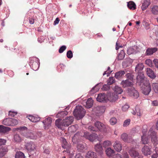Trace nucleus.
<instances>
[{"label": "nucleus", "mask_w": 158, "mask_h": 158, "mask_svg": "<svg viewBox=\"0 0 158 158\" xmlns=\"http://www.w3.org/2000/svg\"><path fill=\"white\" fill-rule=\"evenodd\" d=\"M20 130V132L22 135L26 138L31 139H35L36 138V135L31 132L25 127H21L17 128Z\"/></svg>", "instance_id": "1"}, {"label": "nucleus", "mask_w": 158, "mask_h": 158, "mask_svg": "<svg viewBox=\"0 0 158 158\" xmlns=\"http://www.w3.org/2000/svg\"><path fill=\"white\" fill-rule=\"evenodd\" d=\"M85 112V109L81 106H77L73 111V114L76 118L79 120L84 116Z\"/></svg>", "instance_id": "2"}, {"label": "nucleus", "mask_w": 158, "mask_h": 158, "mask_svg": "<svg viewBox=\"0 0 158 158\" xmlns=\"http://www.w3.org/2000/svg\"><path fill=\"white\" fill-rule=\"evenodd\" d=\"M148 135L151 138V141L154 145L158 144V138L156 135V132L151 128L148 132Z\"/></svg>", "instance_id": "3"}, {"label": "nucleus", "mask_w": 158, "mask_h": 158, "mask_svg": "<svg viewBox=\"0 0 158 158\" xmlns=\"http://www.w3.org/2000/svg\"><path fill=\"white\" fill-rule=\"evenodd\" d=\"M2 123L6 126H14L18 124V121L16 119L9 118L4 119Z\"/></svg>", "instance_id": "4"}, {"label": "nucleus", "mask_w": 158, "mask_h": 158, "mask_svg": "<svg viewBox=\"0 0 158 158\" xmlns=\"http://www.w3.org/2000/svg\"><path fill=\"white\" fill-rule=\"evenodd\" d=\"M60 140L61 141L62 147L66 149V150L63 151V152H66L68 153H70L71 148V146L70 143H68L66 139L63 138H61Z\"/></svg>", "instance_id": "5"}, {"label": "nucleus", "mask_w": 158, "mask_h": 158, "mask_svg": "<svg viewBox=\"0 0 158 158\" xmlns=\"http://www.w3.org/2000/svg\"><path fill=\"white\" fill-rule=\"evenodd\" d=\"M146 83L143 84L142 90L143 93L145 95H148L151 91V87L149 81H146Z\"/></svg>", "instance_id": "6"}, {"label": "nucleus", "mask_w": 158, "mask_h": 158, "mask_svg": "<svg viewBox=\"0 0 158 158\" xmlns=\"http://www.w3.org/2000/svg\"><path fill=\"white\" fill-rule=\"evenodd\" d=\"M138 75L136 77V82L140 85L144 84L146 81H148L144 77L143 73H138Z\"/></svg>", "instance_id": "7"}, {"label": "nucleus", "mask_w": 158, "mask_h": 158, "mask_svg": "<svg viewBox=\"0 0 158 158\" xmlns=\"http://www.w3.org/2000/svg\"><path fill=\"white\" fill-rule=\"evenodd\" d=\"M94 125L100 131L104 132L106 131V127L103 123L99 121H97L94 123Z\"/></svg>", "instance_id": "8"}, {"label": "nucleus", "mask_w": 158, "mask_h": 158, "mask_svg": "<svg viewBox=\"0 0 158 158\" xmlns=\"http://www.w3.org/2000/svg\"><path fill=\"white\" fill-rule=\"evenodd\" d=\"M73 120L74 118L73 116H70L66 117L62 120L64 123V127L69 126L73 122Z\"/></svg>", "instance_id": "9"}, {"label": "nucleus", "mask_w": 158, "mask_h": 158, "mask_svg": "<svg viewBox=\"0 0 158 158\" xmlns=\"http://www.w3.org/2000/svg\"><path fill=\"white\" fill-rule=\"evenodd\" d=\"M128 92L129 95L131 96H132L135 98H137L139 96L138 92L134 87H131L129 88Z\"/></svg>", "instance_id": "10"}, {"label": "nucleus", "mask_w": 158, "mask_h": 158, "mask_svg": "<svg viewBox=\"0 0 158 158\" xmlns=\"http://www.w3.org/2000/svg\"><path fill=\"white\" fill-rule=\"evenodd\" d=\"M25 148L29 152L34 151L35 149V146L32 142L26 143L25 144Z\"/></svg>", "instance_id": "11"}, {"label": "nucleus", "mask_w": 158, "mask_h": 158, "mask_svg": "<svg viewBox=\"0 0 158 158\" xmlns=\"http://www.w3.org/2000/svg\"><path fill=\"white\" fill-rule=\"evenodd\" d=\"M93 110L97 115H100L105 111L104 107L100 106H98L95 107L94 109Z\"/></svg>", "instance_id": "12"}, {"label": "nucleus", "mask_w": 158, "mask_h": 158, "mask_svg": "<svg viewBox=\"0 0 158 158\" xmlns=\"http://www.w3.org/2000/svg\"><path fill=\"white\" fill-rule=\"evenodd\" d=\"M107 99L106 94L103 93H101L99 94L97 98V100L99 102H106Z\"/></svg>", "instance_id": "13"}, {"label": "nucleus", "mask_w": 158, "mask_h": 158, "mask_svg": "<svg viewBox=\"0 0 158 158\" xmlns=\"http://www.w3.org/2000/svg\"><path fill=\"white\" fill-rule=\"evenodd\" d=\"M121 85L123 88H125L128 87H131L133 85V84L128 79H127L122 81L121 83Z\"/></svg>", "instance_id": "14"}, {"label": "nucleus", "mask_w": 158, "mask_h": 158, "mask_svg": "<svg viewBox=\"0 0 158 158\" xmlns=\"http://www.w3.org/2000/svg\"><path fill=\"white\" fill-rule=\"evenodd\" d=\"M121 138L124 142L127 143H130L132 140L131 137L130 136H128L125 133H124L121 135Z\"/></svg>", "instance_id": "15"}, {"label": "nucleus", "mask_w": 158, "mask_h": 158, "mask_svg": "<svg viewBox=\"0 0 158 158\" xmlns=\"http://www.w3.org/2000/svg\"><path fill=\"white\" fill-rule=\"evenodd\" d=\"M142 151L144 155H150L152 152L151 148L147 146H144L142 148Z\"/></svg>", "instance_id": "16"}, {"label": "nucleus", "mask_w": 158, "mask_h": 158, "mask_svg": "<svg viewBox=\"0 0 158 158\" xmlns=\"http://www.w3.org/2000/svg\"><path fill=\"white\" fill-rule=\"evenodd\" d=\"M129 153L131 156L134 157L141 158L142 157V156L139 155L138 152L133 148L129 150Z\"/></svg>", "instance_id": "17"}, {"label": "nucleus", "mask_w": 158, "mask_h": 158, "mask_svg": "<svg viewBox=\"0 0 158 158\" xmlns=\"http://www.w3.org/2000/svg\"><path fill=\"white\" fill-rule=\"evenodd\" d=\"M113 146L114 149L117 152H120L122 150V145L118 141L115 142Z\"/></svg>", "instance_id": "18"}, {"label": "nucleus", "mask_w": 158, "mask_h": 158, "mask_svg": "<svg viewBox=\"0 0 158 158\" xmlns=\"http://www.w3.org/2000/svg\"><path fill=\"white\" fill-rule=\"evenodd\" d=\"M56 126L59 129H60L61 130H64V123L61 119H59L56 120L55 121V123Z\"/></svg>", "instance_id": "19"}, {"label": "nucleus", "mask_w": 158, "mask_h": 158, "mask_svg": "<svg viewBox=\"0 0 158 158\" xmlns=\"http://www.w3.org/2000/svg\"><path fill=\"white\" fill-rule=\"evenodd\" d=\"M144 67V66L143 63H140L138 64L135 67V72L137 73H143L142 72V71Z\"/></svg>", "instance_id": "20"}, {"label": "nucleus", "mask_w": 158, "mask_h": 158, "mask_svg": "<svg viewBox=\"0 0 158 158\" xmlns=\"http://www.w3.org/2000/svg\"><path fill=\"white\" fill-rule=\"evenodd\" d=\"M157 51V49L156 48H149L147 49L145 54L146 55L150 56L152 55Z\"/></svg>", "instance_id": "21"}, {"label": "nucleus", "mask_w": 158, "mask_h": 158, "mask_svg": "<svg viewBox=\"0 0 158 158\" xmlns=\"http://www.w3.org/2000/svg\"><path fill=\"white\" fill-rule=\"evenodd\" d=\"M118 98V95L114 93L110 94V96L108 95L107 99L110 102H114L116 101Z\"/></svg>", "instance_id": "22"}, {"label": "nucleus", "mask_w": 158, "mask_h": 158, "mask_svg": "<svg viewBox=\"0 0 158 158\" xmlns=\"http://www.w3.org/2000/svg\"><path fill=\"white\" fill-rule=\"evenodd\" d=\"M93 101L92 99L90 98L87 99V101L84 102V105L87 108L91 107L93 105Z\"/></svg>", "instance_id": "23"}, {"label": "nucleus", "mask_w": 158, "mask_h": 158, "mask_svg": "<svg viewBox=\"0 0 158 158\" xmlns=\"http://www.w3.org/2000/svg\"><path fill=\"white\" fill-rule=\"evenodd\" d=\"M146 72L148 75L151 78L154 79L156 77L154 72L150 68H147L146 69Z\"/></svg>", "instance_id": "24"}, {"label": "nucleus", "mask_w": 158, "mask_h": 158, "mask_svg": "<svg viewBox=\"0 0 158 158\" xmlns=\"http://www.w3.org/2000/svg\"><path fill=\"white\" fill-rule=\"evenodd\" d=\"M43 123L44 125V127L45 128H48L51 125L52 123V120L51 118H48L45 120L44 121H43Z\"/></svg>", "instance_id": "25"}, {"label": "nucleus", "mask_w": 158, "mask_h": 158, "mask_svg": "<svg viewBox=\"0 0 158 158\" xmlns=\"http://www.w3.org/2000/svg\"><path fill=\"white\" fill-rule=\"evenodd\" d=\"M150 2L149 0H145L143 1L141 7L142 10H146L150 5Z\"/></svg>", "instance_id": "26"}, {"label": "nucleus", "mask_w": 158, "mask_h": 158, "mask_svg": "<svg viewBox=\"0 0 158 158\" xmlns=\"http://www.w3.org/2000/svg\"><path fill=\"white\" fill-rule=\"evenodd\" d=\"M95 149L98 153L102 154L103 153V149L102 145L100 144H97L95 146Z\"/></svg>", "instance_id": "27"}, {"label": "nucleus", "mask_w": 158, "mask_h": 158, "mask_svg": "<svg viewBox=\"0 0 158 158\" xmlns=\"http://www.w3.org/2000/svg\"><path fill=\"white\" fill-rule=\"evenodd\" d=\"M96 154L91 151L88 152L85 155V158H96Z\"/></svg>", "instance_id": "28"}, {"label": "nucleus", "mask_w": 158, "mask_h": 158, "mask_svg": "<svg viewBox=\"0 0 158 158\" xmlns=\"http://www.w3.org/2000/svg\"><path fill=\"white\" fill-rule=\"evenodd\" d=\"M11 128L7 127H5L2 125H0V132L5 133L10 131Z\"/></svg>", "instance_id": "29"}, {"label": "nucleus", "mask_w": 158, "mask_h": 158, "mask_svg": "<svg viewBox=\"0 0 158 158\" xmlns=\"http://www.w3.org/2000/svg\"><path fill=\"white\" fill-rule=\"evenodd\" d=\"M0 153L2 157H3L8 151L7 147L6 146H2L0 148Z\"/></svg>", "instance_id": "30"}, {"label": "nucleus", "mask_w": 158, "mask_h": 158, "mask_svg": "<svg viewBox=\"0 0 158 158\" xmlns=\"http://www.w3.org/2000/svg\"><path fill=\"white\" fill-rule=\"evenodd\" d=\"M113 89L117 94H120L123 92V89L121 87L117 85H115L113 88Z\"/></svg>", "instance_id": "31"}, {"label": "nucleus", "mask_w": 158, "mask_h": 158, "mask_svg": "<svg viewBox=\"0 0 158 158\" xmlns=\"http://www.w3.org/2000/svg\"><path fill=\"white\" fill-rule=\"evenodd\" d=\"M86 144L85 143H78L77 145V149L79 151L81 152L85 149Z\"/></svg>", "instance_id": "32"}, {"label": "nucleus", "mask_w": 158, "mask_h": 158, "mask_svg": "<svg viewBox=\"0 0 158 158\" xmlns=\"http://www.w3.org/2000/svg\"><path fill=\"white\" fill-rule=\"evenodd\" d=\"M131 60L130 58H127L123 62L122 65L123 67H126L131 64Z\"/></svg>", "instance_id": "33"}, {"label": "nucleus", "mask_w": 158, "mask_h": 158, "mask_svg": "<svg viewBox=\"0 0 158 158\" xmlns=\"http://www.w3.org/2000/svg\"><path fill=\"white\" fill-rule=\"evenodd\" d=\"M106 152L108 156H113L114 153V151L110 148H108L106 150Z\"/></svg>", "instance_id": "34"}, {"label": "nucleus", "mask_w": 158, "mask_h": 158, "mask_svg": "<svg viewBox=\"0 0 158 158\" xmlns=\"http://www.w3.org/2000/svg\"><path fill=\"white\" fill-rule=\"evenodd\" d=\"M127 6L130 9L135 10L136 8V5L132 1H130L127 3Z\"/></svg>", "instance_id": "35"}, {"label": "nucleus", "mask_w": 158, "mask_h": 158, "mask_svg": "<svg viewBox=\"0 0 158 158\" xmlns=\"http://www.w3.org/2000/svg\"><path fill=\"white\" fill-rule=\"evenodd\" d=\"M143 135L141 137V140L142 143L143 144H146L148 143L149 141V139L145 135V134L143 133Z\"/></svg>", "instance_id": "36"}, {"label": "nucleus", "mask_w": 158, "mask_h": 158, "mask_svg": "<svg viewBox=\"0 0 158 158\" xmlns=\"http://www.w3.org/2000/svg\"><path fill=\"white\" fill-rule=\"evenodd\" d=\"M28 118L31 122L35 123L40 120V118L32 115H29L28 116Z\"/></svg>", "instance_id": "37"}, {"label": "nucleus", "mask_w": 158, "mask_h": 158, "mask_svg": "<svg viewBox=\"0 0 158 158\" xmlns=\"http://www.w3.org/2000/svg\"><path fill=\"white\" fill-rule=\"evenodd\" d=\"M125 72L124 71H118L115 73V77L117 79H119L124 75Z\"/></svg>", "instance_id": "38"}, {"label": "nucleus", "mask_w": 158, "mask_h": 158, "mask_svg": "<svg viewBox=\"0 0 158 158\" xmlns=\"http://www.w3.org/2000/svg\"><path fill=\"white\" fill-rule=\"evenodd\" d=\"M125 56V53L122 50L119 54L118 57V60H121L123 59Z\"/></svg>", "instance_id": "39"}, {"label": "nucleus", "mask_w": 158, "mask_h": 158, "mask_svg": "<svg viewBox=\"0 0 158 158\" xmlns=\"http://www.w3.org/2000/svg\"><path fill=\"white\" fill-rule=\"evenodd\" d=\"M68 114V112L66 111H61L59 112L56 115L57 118H63L64 116H66Z\"/></svg>", "instance_id": "40"}, {"label": "nucleus", "mask_w": 158, "mask_h": 158, "mask_svg": "<svg viewBox=\"0 0 158 158\" xmlns=\"http://www.w3.org/2000/svg\"><path fill=\"white\" fill-rule=\"evenodd\" d=\"M98 137V135L96 134H90L89 136L88 139L91 141H93L95 139H97Z\"/></svg>", "instance_id": "41"}, {"label": "nucleus", "mask_w": 158, "mask_h": 158, "mask_svg": "<svg viewBox=\"0 0 158 158\" xmlns=\"http://www.w3.org/2000/svg\"><path fill=\"white\" fill-rule=\"evenodd\" d=\"M78 127L77 125L72 126L69 127L68 130L71 132H74L77 130Z\"/></svg>", "instance_id": "42"}, {"label": "nucleus", "mask_w": 158, "mask_h": 158, "mask_svg": "<svg viewBox=\"0 0 158 158\" xmlns=\"http://www.w3.org/2000/svg\"><path fill=\"white\" fill-rule=\"evenodd\" d=\"M24 154L21 152H17L15 154V158H25Z\"/></svg>", "instance_id": "43"}, {"label": "nucleus", "mask_w": 158, "mask_h": 158, "mask_svg": "<svg viewBox=\"0 0 158 158\" xmlns=\"http://www.w3.org/2000/svg\"><path fill=\"white\" fill-rule=\"evenodd\" d=\"M152 13L154 15L158 14V6H153L151 10Z\"/></svg>", "instance_id": "44"}, {"label": "nucleus", "mask_w": 158, "mask_h": 158, "mask_svg": "<svg viewBox=\"0 0 158 158\" xmlns=\"http://www.w3.org/2000/svg\"><path fill=\"white\" fill-rule=\"evenodd\" d=\"M98 85L97 84L94 87H93L90 91L91 94H94L97 92L99 90V88L97 87V86Z\"/></svg>", "instance_id": "45"}, {"label": "nucleus", "mask_w": 158, "mask_h": 158, "mask_svg": "<svg viewBox=\"0 0 158 158\" xmlns=\"http://www.w3.org/2000/svg\"><path fill=\"white\" fill-rule=\"evenodd\" d=\"M152 86L155 92L158 94V84L153 83L152 85Z\"/></svg>", "instance_id": "46"}, {"label": "nucleus", "mask_w": 158, "mask_h": 158, "mask_svg": "<svg viewBox=\"0 0 158 158\" xmlns=\"http://www.w3.org/2000/svg\"><path fill=\"white\" fill-rule=\"evenodd\" d=\"M126 76L127 79L131 81H132L134 78V76L132 74L130 73H127L126 75Z\"/></svg>", "instance_id": "47"}, {"label": "nucleus", "mask_w": 158, "mask_h": 158, "mask_svg": "<svg viewBox=\"0 0 158 158\" xmlns=\"http://www.w3.org/2000/svg\"><path fill=\"white\" fill-rule=\"evenodd\" d=\"M107 81L108 85H110L114 83V77H110Z\"/></svg>", "instance_id": "48"}, {"label": "nucleus", "mask_w": 158, "mask_h": 158, "mask_svg": "<svg viewBox=\"0 0 158 158\" xmlns=\"http://www.w3.org/2000/svg\"><path fill=\"white\" fill-rule=\"evenodd\" d=\"M14 139L15 141L17 142H19L21 140V138L20 136L17 134L15 135Z\"/></svg>", "instance_id": "49"}, {"label": "nucleus", "mask_w": 158, "mask_h": 158, "mask_svg": "<svg viewBox=\"0 0 158 158\" xmlns=\"http://www.w3.org/2000/svg\"><path fill=\"white\" fill-rule=\"evenodd\" d=\"M135 52V50L132 47L129 48L127 50V53L129 55H130Z\"/></svg>", "instance_id": "50"}, {"label": "nucleus", "mask_w": 158, "mask_h": 158, "mask_svg": "<svg viewBox=\"0 0 158 158\" xmlns=\"http://www.w3.org/2000/svg\"><path fill=\"white\" fill-rule=\"evenodd\" d=\"M110 123L111 125H113L117 123V119L114 117L112 118L110 120Z\"/></svg>", "instance_id": "51"}, {"label": "nucleus", "mask_w": 158, "mask_h": 158, "mask_svg": "<svg viewBox=\"0 0 158 158\" xmlns=\"http://www.w3.org/2000/svg\"><path fill=\"white\" fill-rule=\"evenodd\" d=\"M111 142L110 141L108 140L106 141L103 143V146L104 147L106 148L111 145Z\"/></svg>", "instance_id": "52"}, {"label": "nucleus", "mask_w": 158, "mask_h": 158, "mask_svg": "<svg viewBox=\"0 0 158 158\" xmlns=\"http://www.w3.org/2000/svg\"><path fill=\"white\" fill-rule=\"evenodd\" d=\"M39 65L38 63L36 62H34L32 65V68L34 70H37L39 68Z\"/></svg>", "instance_id": "53"}, {"label": "nucleus", "mask_w": 158, "mask_h": 158, "mask_svg": "<svg viewBox=\"0 0 158 158\" xmlns=\"http://www.w3.org/2000/svg\"><path fill=\"white\" fill-rule=\"evenodd\" d=\"M67 56L69 59L72 58L73 56V54L71 51L69 50L67 52Z\"/></svg>", "instance_id": "54"}, {"label": "nucleus", "mask_w": 158, "mask_h": 158, "mask_svg": "<svg viewBox=\"0 0 158 158\" xmlns=\"http://www.w3.org/2000/svg\"><path fill=\"white\" fill-rule=\"evenodd\" d=\"M66 46L65 45H63L61 47L59 50V52L60 53H62L66 49Z\"/></svg>", "instance_id": "55"}, {"label": "nucleus", "mask_w": 158, "mask_h": 158, "mask_svg": "<svg viewBox=\"0 0 158 158\" xmlns=\"http://www.w3.org/2000/svg\"><path fill=\"white\" fill-rule=\"evenodd\" d=\"M110 85H104L102 88V89L103 90L107 91L110 89Z\"/></svg>", "instance_id": "56"}, {"label": "nucleus", "mask_w": 158, "mask_h": 158, "mask_svg": "<svg viewBox=\"0 0 158 158\" xmlns=\"http://www.w3.org/2000/svg\"><path fill=\"white\" fill-rule=\"evenodd\" d=\"M130 122V120L129 119L125 120L123 123V126L124 127L127 126L129 124Z\"/></svg>", "instance_id": "57"}, {"label": "nucleus", "mask_w": 158, "mask_h": 158, "mask_svg": "<svg viewBox=\"0 0 158 158\" xmlns=\"http://www.w3.org/2000/svg\"><path fill=\"white\" fill-rule=\"evenodd\" d=\"M17 113L16 112L12 111H10L9 112V116L10 117H14L15 115L17 114Z\"/></svg>", "instance_id": "58"}, {"label": "nucleus", "mask_w": 158, "mask_h": 158, "mask_svg": "<svg viewBox=\"0 0 158 158\" xmlns=\"http://www.w3.org/2000/svg\"><path fill=\"white\" fill-rule=\"evenodd\" d=\"M129 107V105L125 104L122 107V110L124 111H126Z\"/></svg>", "instance_id": "59"}, {"label": "nucleus", "mask_w": 158, "mask_h": 158, "mask_svg": "<svg viewBox=\"0 0 158 158\" xmlns=\"http://www.w3.org/2000/svg\"><path fill=\"white\" fill-rule=\"evenodd\" d=\"M153 62L155 66L157 68H158V59H155L153 60Z\"/></svg>", "instance_id": "60"}, {"label": "nucleus", "mask_w": 158, "mask_h": 158, "mask_svg": "<svg viewBox=\"0 0 158 158\" xmlns=\"http://www.w3.org/2000/svg\"><path fill=\"white\" fill-rule=\"evenodd\" d=\"M90 134L87 131L85 132L84 133L83 136L85 138L88 139Z\"/></svg>", "instance_id": "61"}, {"label": "nucleus", "mask_w": 158, "mask_h": 158, "mask_svg": "<svg viewBox=\"0 0 158 158\" xmlns=\"http://www.w3.org/2000/svg\"><path fill=\"white\" fill-rule=\"evenodd\" d=\"M121 158H129L128 155L127 153H125L122 156L121 155Z\"/></svg>", "instance_id": "62"}, {"label": "nucleus", "mask_w": 158, "mask_h": 158, "mask_svg": "<svg viewBox=\"0 0 158 158\" xmlns=\"http://www.w3.org/2000/svg\"><path fill=\"white\" fill-rule=\"evenodd\" d=\"M145 63L150 66L152 65V61L150 59L147 60L145 61Z\"/></svg>", "instance_id": "63"}, {"label": "nucleus", "mask_w": 158, "mask_h": 158, "mask_svg": "<svg viewBox=\"0 0 158 158\" xmlns=\"http://www.w3.org/2000/svg\"><path fill=\"white\" fill-rule=\"evenodd\" d=\"M156 153H154L152 156V158H156L158 157V150L155 152Z\"/></svg>", "instance_id": "64"}]
</instances>
